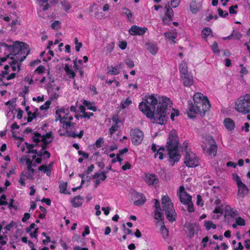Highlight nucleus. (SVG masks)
<instances>
[{
    "label": "nucleus",
    "mask_w": 250,
    "mask_h": 250,
    "mask_svg": "<svg viewBox=\"0 0 250 250\" xmlns=\"http://www.w3.org/2000/svg\"><path fill=\"white\" fill-rule=\"evenodd\" d=\"M218 47V45L217 42H214L212 45V49L214 53H219V51L217 49Z\"/></svg>",
    "instance_id": "obj_60"
},
{
    "label": "nucleus",
    "mask_w": 250,
    "mask_h": 250,
    "mask_svg": "<svg viewBox=\"0 0 250 250\" xmlns=\"http://www.w3.org/2000/svg\"><path fill=\"white\" fill-rule=\"evenodd\" d=\"M223 123L226 129L229 131L233 130L235 127L234 122L229 118L225 119Z\"/></svg>",
    "instance_id": "obj_17"
},
{
    "label": "nucleus",
    "mask_w": 250,
    "mask_h": 250,
    "mask_svg": "<svg viewBox=\"0 0 250 250\" xmlns=\"http://www.w3.org/2000/svg\"><path fill=\"white\" fill-rule=\"evenodd\" d=\"M83 200V198L80 195H77L72 199L71 203L73 204V207L78 208L82 205L83 202L82 201Z\"/></svg>",
    "instance_id": "obj_20"
},
{
    "label": "nucleus",
    "mask_w": 250,
    "mask_h": 250,
    "mask_svg": "<svg viewBox=\"0 0 250 250\" xmlns=\"http://www.w3.org/2000/svg\"><path fill=\"white\" fill-rule=\"evenodd\" d=\"M233 179L235 181L237 186L243 183L241 180L240 177L237 174H233Z\"/></svg>",
    "instance_id": "obj_44"
},
{
    "label": "nucleus",
    "mask_w": 250,
    "mask_h": 250,
    "mask_svg": "<svg viewBox=\"0 0 250 250\" xmlns=\"http://www.w3.org/2000/svg\"><path fill=\"white\" fill-rule=\"evenodd\" d=\"M118 127L119 126L118 125L115 124L114 125H112L111 127L109 129V132L110 133V135H112V134L115 131H117Z\"/></svg>",
    "instance_id": "obj_50"
},
{
    "label": "nucleus",
    "mask_w": 250,
    "mask_h": 250,
    "mask_svg": "<svg viewBox=\"0 0 250 250\" xmlns=\"http://www.w3.org/2000/svg\"><path fill=\"white\" fill-rule=\"evenodd\" d=\"M230 208V207L227 205L226 206L225 209L227 210V211L228 212V215H230L231 217H235L237 215V211H233L231 208H230L229 211L228 210V208Z\"/></svg>",
    "instance_id": "obj_33"
},
{
    "label": "nucleus",
    "mask_w": 250,
    "mask_h": 250,
    "mask_svg": "<svg viewBox=\"0 0 250 250\" xmlns=\"http://www.w3.org/2000/svg\"><path fill=\"white\" fill-rule=\"evenodd\" d=\"M186 166L189 167H195L198 166V161L195 157L193 153L189 154L186 152V156L184 161Z\"/></svg>",
    "instance_id": "obj_9"
},
{
    "label": "nucleus",
    "mask_w": 250,
    "mask_h": 250,
    "mask_svg": "<svg viewBox=\"0 0 250 250\" xmlns=\"http://www.w3.org/2000/svg\"><path fill=\"white\" fill-rule=\"evenodd\" d=\"M202 33L204 38H207L208 36H209L211 33H212V30L209 27H206L203 29Z\"/></svg>",
    "instance_id": "obj_29"
},
{
    "label": "nucleus",
    "mask_w": 250,
    "mask_h": 250,
    "mask_svg": "<svg viewBox=\"0 0 250 250\" xmlns=\"http://www.w3.org/2000/svg\"><path fill=\"white\" fill-rule=\"evenodd\" d=\"M147 30L146 27H141L136 25H133L129 29V33L132 36L143 35Z\"/></svg>",
    "instance_id": "obj_12"
},
{
    "label": "nucleus",
    "mask_w": 250,
    "mask_h": 250,
    "mask_svg": "<svg viewBox=\"0 0 250 250\" xmlns=\"http://www.w3.org/2000/svg\"><path fill=\"white\" fill-rule=\"evenodd\" d=\"M181 0H171V6L175 8H176L180 4Z\"/></svg>",
    "instance_id": "obj_51"
},
{
    "label": "nucleus",
    "mask_w": 250,
    "mask_h": 250,
    "mask_svg": "<svg viewBox=\"0 0 250 250\" xmlns=\"http://www.w3.org/2000/svg\"><path fill=\"white\" fill-rule=\"evenodd\" d=\"M123 10L124 14L126 16L128 20L130 21H132L131 19L133 17V14L131 11L126 8H124Z\"/></svg>",
    "instance_id": "obj_27"
},
{
    "label": "nucleus",
    "mask_w": 250,
    "mask_h": 250,
    "mask_svg": "<svg viewBox=\"0 0 250 250\" xmlns=\"http://www.w3.org/2000/svg\"><path fill=\"white\" fill-rule=\"evenodd\" d=\"M35 135L37 136L38 137H41V138H46V139H50L51 137H53V136L52 135V133L51 131L46 133L45 135H42L40 133L38 132H35Z\"/></svg>",
    "instance_id": "obj_32"
},
{
    "label": "nucleus",
    "mask_w": 250,
    "mask_h": 250,
    "mask_svg": "<svg viewBox=\"0 0 250 250\" xmlns=\"http://www.w3.org/2000/svg\"><path fill=\"white\" fill-rule=\"evenodd\" d=\"M125 62L130 68H133L134 66V63L133 61L129 58L125 60Z\"/></svg>",
    "instance_id": "obj_45"
},
{
    "label": "nucleus",
    "mask_w": 250,
    "mask_h": 250,
    "mask_svg": "<svg viewBox=\"0 0 250 250\" xmlns=\"http://www.w3.org/2000/svg\"><path fill=\"white\" fill-rule=\"evenodd\" d=\"M213 212L214 213H220L222 215L223 213V205L221 204L220 206L215 208Z\"/></svg>",
    "instance_id": "obj_40"
},
{
    "label": "nucleus",
    "mask_w": 250,
    "mask_h": 250,
    "mask_svg": "<svg viewBox=\"0 0 250 250\" xmlns=\"http://www.w3.org/2000/svg\"><path fill=\"white\" fill-rule=\"evenodd\" d=\"M179 68L181 77L184 75H187V74H189L188 70L187 64L186 62L182 61V62L179 64Z\"/></svg>",
    "instance_id": "obj_19"
},
{
    "label": "nucleus",
    "mask_w": 250,
    "mask_h": 250,
    "mask_svg": "<svg viewBox=\"0 0 250 250\" xmlns=\"http://www.w3.org/2000/svg\"><path fill=\"white\" fill-rule=\"evenodd\" d=\"M9 111L7 113V118H9L11 115H12V120H14L15 118V115L14 114V108L13 107H9Z\"/></svg>",
    "instance_id": "obj_46"
},
{
    "label": "nucleus",
    "mask_w": 250,
    "mask_h": 250,
    "mask_svg": "<svg viewBox=\"0 0 250 250\" xmlns=\"http://www.w3.org/2000/svg\"><path fill=\"white\" fill-rule=\"evenodd\" d=\"M61 24V22L59 21H55L51 24V27L54 29H57L58 26Z\"/></svg>",
    "instance_id": "obj_58"
},
{
    "label": "nucleus",
    "mask_w": 250,
    "mask_h": 250,
    "mask_svg": "<svg viewBox=\"0 0 250 250\" xmlns=\"http://www.w3.org/2000/svg\"><path fill=\"white\" fill-rule=\"evenodd\" d=\"M179 139L175 130L170 132L167 140L166 148L168 151L169 162H172V166L179 161L181 156L178 153Z\"/></svg>",
    "instance_id": "obj_2"
},
{
    "label": "nucleus",
    "mask_w": 250,
    "mask_h": 250,
    "mask_svg": "<svg viewBox=\"0 0 250 250\" xmlns=\"http://www.w3.org/2000/svg\"><path fill=\"white\" fill-rule=\"evenodd\" d=\"M188 231L189 233V238H192L194 235L195 230L193 225L191 224H189L188 227Z\"/></svg>",
    "instance_id": "obj_36"
},
{
    "label": "nucleus",
    "mask_w": 250,
    "mask_h": 250,
    "mask_svg": "<svg viewBox=\"0 0 250 250\" xmlns=\"http://www.w3.org/2000/svg\"><path fill=\"white\" fill-rule=\"evenodd\" d=\"M0 44L3 45V47H5L6 50L9 52L16 53L17 55L21 54L28 47L27 44L19 41L15 42L12 45H8L5 42H2V44Z\"/></svg>",
    "instance_id": "obj_7"
},
{
    "label": "nucleus",
    "mask_w": 250,
    "mask_h": 250,
    "mask_svg": "<svg viewBox=\"0 0 250 250\" xmlns=\"http://www.w3.org/2000/svg\"><path fill=\"white\" fill-rule=\"evenodd\" d=\"M146 49L153 55H155L158 51V48L155 44L152 42H147L146 43Z\"/></svg>",
    "instance_id": "obj_21"
},
{
    "label": "nucleus",
    "mask_w": 250,
    "mask_h": 250,
    "mask_svg": "<svg viewBox=\"0 0 250 250\" xmlns=\"http://www.w3.org/2000/svg\"><path fill=\"white\" fill-rule=\"evenodd\" d=\"M236 223L239 226H243L245 225V221L241 217H238L236 219Z\"/></svg>",
    "instance_id": "obj_47"
},
{
    "label": "nucleus",
    "mask_w": 250,
    "mask_h": 250,
    "mask_svg": "<svg viewBox=\"0 0 250 250\" xmlns=\"http://www.w3.org/2000/svg\"><path fill=\"white\" fill-rule=\"evenodd\" d=\"M104 141L103 138H99L96 141V143H95V145L96 146V147L97 148L100 147L102 146V145L104 144Z\"/></svg>",
    "instance_id": "obj_49"
},
{
    "label": "nucleus",
    "mask_w": 250,
    "mask_h": 250,
    "mask_svg": "<svg viewBox=\"0 0 250 250\" xmlns=\"http://www.w3.org/2000/svg\"><path fill=\"white\" fill-rule=\"evenodd\" d=\"M172 103L169 98L151 94L146 96L139 105V109L153 123L164 125L168 119Z\"/></svg>",
    "instance_id": "obj_1"
},
{
    "label": "nucleus",
    "mask_w": 250,
    "mask_h": 250,
    "mask_svg": "<svg viewBox=\"0 0 250 250\" xmlns=\"http://www.w3.org/2000/svg\"><path fill=\"white\" fill-rule=\"evenodd\" d=\"M193 100L198 114L202 117L204 116L206 112L208 111L211 107L207 97L204 96L201 93L197 92L194 95Z\"/></svg>",
    "instance_id": "obj_3"
},
{
    "label": "nucleus",
    "mask_w": 250,
    "mask_h": 250,
    "mask_svg": "<svg viewBox=\"0 0 250 250\" xmlns=\"http://www.w3.org/2000/svg\"><path fill=\"white\" fill-rule=\"evenodd\" d=\"M6 196L5 194H2L0 199V206L8 205V202L6 201Z\"/></svg>",
    "instance_id": "obj_43"
},
{
    "label": "nucleus",
    "mask_w": 250,
    "mask_h": 250,
    "mask_svg": "<svg viewBox=\"0 0 250 250\" xmlns=\"http://www.w3.org/2000/svg\"><path fill=\"white\" fill-rule=\"evenodd\" d=\"M16 98L12 99L11 101H8L5 103V105L11 104V107L14 108L16 105Z\"/></svg>",
    "instance_id": "obj_54"
},
{
    "label": "nucleus",
    "mask_w": 250,
    "mask_h": 250,
    "mask_svg": "<svg viewBox=\"0 0 250 250\" xmlns=\"http://www.w3.org/2000/svg\"><path fill=\"white\" fill-rule=\"evenodd\" d=\"M15 225V223L14 221H11L10 224L6 225L4 227V229H5L7 231H10L11 229Z\"/></svg>",
    "instance_id": "obj_63"
},
{
    "label": "nucleus",
    "mask_w": 250,
    "mask_h": 250,
    "mask_svg": "<svg viewBox=\"0 0 250 250\" xmlns=\"http://www.w3.org/2000/svg\"><path fill=\"white\" fill-rule=\"evenodd\" d=\"M130 134L133 144L138 145L142 143L144 138V133L141 130L134 129L131 130Z\"/></svg>",
    "instance_id": "obj_8"
},
{
    "label": "nucleus",
    "mask_w": 250,
    "mask_h": 250,
    "mask_svg": "<svg viewBox=\"0 0 250 250\" xmlns=\"http://www.w3.org/2000/svg\"><path fill=\"white\" fill-rule=\"evenodd\" d=\"M83 115H80V117L84 118H87L88 119H89L90 118V117L93 116L94 115L92 112H89V113H87L85 112V111L84 112H83Z\"/></svg>",
    "instance_id": "obj_57"
},
{
    "label": "nucleus",
    "mask_w": 250,
    "mask_h": 250,
    "mask_svg": "<svg viewBox=\"0 0 250 250\" xmlns=\"http://www.w3.org/2000/svg\"><path fill=\"white\" fill-rule=\"evenodd\" d=\"M196 204L198 206H203L204 205L202 201V197L200 194H198L197 196V202Z\"/></svg>",
    "instance_id": "obj_53"
},
{
    "label": "nucleus",
    "mask_w": 250,
    "mask_h": 250,
    "mask_svg": "<svg viewBox=\"0 0 250 250\" xmlns=\"http://www.w3.org/2000/svg\"><path fill=\"white\" fill-rule=\"evenodd\" d=\"M39 228H36L33 232H31L30 234V236L31 238H35L36 239H38V232Z\"/></svg>",
    "instance_id": "obj_55"
},
{
    "label": "nucleus",
    "mask_w": 250,
    "mask_h": 250,
    "mask_svg": "<svg viewBox=\"0 0 250 250\" xmlns=\"http://www.w3.org/2000/svg\"><path fill=\"white\" fill-rule=\"evenodd\" d=\"M162 236L164 238L166 239L168 236V230L163 224L160 229Z\"/></svg>",
    "instance_id": "obj_24"
},
{
    "label": "nucleus",
    "mask_w": 250,
    "mask_h": 250,
    "mask_svg": "<svg viewBox=\"0 0 250 250\" xmlns=\"http://www.w3.org/2000/svg\"><path fill=\"white\" fill-rule=\"evenodd\" d=\"M236 109L243 114L250 113V94L241 96L236 102Z\"/></svg>",
    "instance_id": "obj_6"
},
{
    "label": "nucleus",
    "mask_w": 250,
    "mask_h": 250,
    "mask_svg": "<svg viewBox=\"0 0 250 250\" xmlns=\"http://www.w3.org/2000/svg\"><path fill=\"white\" fill-rule=\"evenodd\" d=\"M237 187L238 188V196L244 198L248 193L249 189L243 183L238 185Z\"/></svg>",
    "instance_id": "obj_15"
},
{
    "label": "nucleus",
    "mask_w": 250,
    "mask_h": 250,
    "mask_svg": "<svg viewBox=\"0 0 250 250\" xmlns=\"http://www.w3.org/2000/svg\"><path fill=\"white\" fill-rule=\"evenodd\" d=\"M45 68L42 65H40L38 68H36L35 72H37L39 74L42 73L44 72Z\"/></svg>",
    "instance_id": "obj_59"
},
{
    "label": "nucleus",
    "mask_w": 250,
    "mask_h": 250,
    "mask_svg": "<svg viewBox=\"0 0 250 250\" xmlns=\"http://www.w3.org/2000/svg\"><path fill=\"white\" fill-rule=\"evenodd\" d=\"M154 201L155 208L154 218L160 221H163L164 220V216L162 212V210L161 208L160 202L158 200L156 199H154Z\"/></svg>",
    "instance_id": "obj_13"
},
{
    "label": "nucleus",
    "mask_w": 250,
    "mask_h": 250,
    "mask_svg": "<svg viewBox=\"0 0 250 250\" xmlns=\"http://www.w3.org/2000/svg\"><path fill=\"white\" fill-rule=\"evenodd\" d=\"M33 175L34 174H33L32 173H31L29 171L26 172L25 174L24 173V172H22L21 173V176H26L27 179H32Z\"/></svg>",
    "instance_id": "obj_56"
},
{
    "label": "nucleus",
    "mask_w": 250,
    "mask_h": 250,
    "mask_svg": "<svg viewBox=\"0 0 250 250\" xmlns=\"http://www.w3.org/2000/svg\"><path fill=\"white\" fill-rule=\"evenodd\" d=\"M67 187V183H60L59 185L60 191L61 193H64V194H70V192H65L66 189Z\"/></svg>",
    "instance_id": "obj_26"
},
{
    "label": "nucleus",
    "mask_w": 250,
    "mask_h": 250,
    "mask_svg": "<svg viewBox=\"0 0 250 250\" xmlns=\"http://www.w3.org/2000/svg\"><path fill=\"white\" fill-rule=\"evenodd\" d=\"M64 70L66 73V75L68 76L69 78L74 79L76 76V73L74 71L69 68V66L68 64H66L64 67Z\"/></svg>",
    "instance_id": "obj_22"
},
{
    "label": "nucleus",
    "mask_w": 250,
    "mask_h": 250,
    "mask_svg": "<svg viewBox=\"0 0 250 250\" xmlns=\"http://www.w3.org/2000/svg\"><path fill=\"white\" fill-rule=\"evenodd\" d=\"M14 202V200L13 199H11L10 200V202L8 204V208L11 209V208H14L15 210L18 209V207L13 205V203Z\"/></svg>",
    "instance_id": "obj_52"
},
{
    "label": "nucleus",
    "mask_w": 250,
    "mask_h": 250,
    "mask_svg": "<svg viewBox=\"0 0 250 250\" xmlns=\"http://www.w3.org/2000/svg\"><path fill=\"white\" fill-rule=\"evenodd\" d=\"M165 37L166 38L170 40H171L173 43H175L176 42L175 39H176V37L172 35V34L170 32H166L165 34Z\"/></svg>",
    "instance_id": "obj_41"
},
{
    "label": "nucleus",
    "mask_w": 250,
    "mask_h": 250,
    "mask_svg": "<svg viewBox=\"0 0 250 250\" xmlns=\"http://www.w3.org/2000/svg\"><path fill=\"white\" fill-rule=\"evenodd\" d=\"M190 10L194 14L196 13L198 11L195 0H192V1L190 2Z\"/></svg>",
    "instance_id": "obj_30"
},
{
    "label": "nucleus",
    "mask_w": 250,
    "mask_h": 250,
    "mask_svg": "<svg viewBox=\"0 0 250 250\" xmlns=\"http://www.w3.org/2000/svg\"><path fill=\"white\" fill-rule=\"evenodd\" d=\"M40 112H39V110L38 108H35L34 109V112H29L28 113V116H32L33 117H35V118H36L37 117L39 116Z\"/></svg>",
    "instance_id": "obj_39"
},
{
    "label": "nucleus",
    "mask_w": 250,
    "mask_h": 250,
    "mask_svg": "<svg viewBox=\"0 0 250 250\" xmlns=\"http://www.w3.org/2000/svg\"><path fill=\"white\" fill-rule=\"evenodd\" d=\"M61 3L62 5V6L64 7L65 11H67L71 7V6L70 4L65 2L64 1H61Z\"/></svg>",
    "instance_id": "obj_48"
},
{
    "label": "nucleus",
    "mask_w": 250,
    "mask_h": 250,
    "mask_svg": "<svg viewBox=\"0 0 250 250\" xmlns=\"http://www.w3.org/2000/svg\"><path fill=\"white\" fill-rule=\"evenodd\" d=\"M207 151L209 155L215 156L217 152V146L216 145H211L209 148L208 149Z\"/></svg>",
    "instance_id": "obj_25"
},
{
    "label": "nucleus",
    "mask_w": 250,
    "mask_h": 250,
    "mask_svg": "<svg viewBox=\"0 0 250 250\" xmlns=\"http://www.w3.org/2000/svg\"><path fill=\"white\" fill-rule=\"evenodd\" d=\"M131 167V165L128 162H125V165L122 166V169L123 170H126L127 169H130Z\"/></svg>",
    "instance_id": "obj_62"
},
{
    "label": "nucleus",
    "mask_w": 250,
    "mask_h": 250,
    "mask_svg": "<svg viewBox=\"0 0 250 250\" xmlns=\"http://www.w3.org/2000/svg\"><path fill=\"white\" fill-rule=\"evenodd\" d=\"M146 182L149 185H154L158 183L159 180L154 174H148L146 175Z\"/></svg>",
    "instance_id": "obj_18"
},
{
    "label": "nucleus",
    "mask_w": 250,
    "mask_h": 250,
    "mask_svg": "<svg viewBox=\"0 0 250 250\" xmlns=\"http://www.w3.org/2000/svg\"><path fill=\"white\" fill-rule=\"evenodd\" d=\"M197 110L195 107L194 103L188 102V106L187 109V114L189 118L193 119L196 117V114H198Z\"/></svg>",
    "instance_id": "obj_14"
},
{
    "label": "nucleus",
    "mask_w": 250,
    "mask_h": 250,
    "mask_svg": "<svg viewBox=\"0 0 250 250\" xmlns=\"http://www.w3.org/2000/svg\"><path fill=\"white\" fill-rule=\"evenodd\" d=\"M66 133L67 134V137H72L74 138H76L77 137H78V134L74 132H71L68 131V130H66Z\"/></svg>",
    "instance_id": "obj_61"
},
{
    "label": "nucleus",
    "mask_w": 250,
    "mask_h": 250,
    "mask_svg": "<svg viewBox=\"0 0 250 250\" xmlns=\"http://www.w3.org/2000/svg\"><path fill=\"white\" fill-rule=\"evenodd\" d=\"M74 42L75 44V50L76 51L79 52L80 48L82 47L83 44L82 42H78V39L77 37L74 39Z\"/></svg>",
    "instance_id": "obj_37"
},
{
    "label": "nucleus",
    "mask_w": 250,
    "mask_h": 250,
    "mask_svg": "<svg viewBox=\"0 0 250 250\" xmlns=\"http://www.w3.org/2000/svg\"><path fill=\"white\" fill-rule=\"evenodd\" d=\"M32 139L33 142H35L36 146H39V143L40 142H42V138H41V137H38L35 135V132L34 133V136H33Z\"/></svg>",
    "instance_id": "obj_35"
},
{
    "label": "nucleus",
    "mask_w": 250,
    "mask_h": 250,
    "mask_svg": "<svg viewBox=\"0 0 250 250\" xmlns=\"http://www.w3.org/2000/svg\"><path fill=\"white\" fill-rule=\"evenodd\" d=\"M177 195L181 203L187 206V210L189 212L194 211L192 197L186 192L184 186L180 187L179 190L177 191Z\"/></svg>",
    "instance_id": "obj_5"
},
{
    "label": "nucleus",
    "mask_w": 250,
    "mask_h": 250,
    "mask_svg": "<svg viewBox=\"0 0 250 250\" xmlns=\"http://www.w3.org/2000/svg\"><path fill=\"white\" fill-rule=\"evenodd\" d=\"M107 69L108 70L107 73L111 75H117L120 73V71L115 67L108 66Z\"/></svg>",
    "instance_id": "obj_28"
},
{
    "label": "nucleus",
    "mask_w": 250,
    "mask_h": 250,
    "mask_svg": "<svg viewBox=\"0 0 250 250\" xmlns=\"http://www.w3.org/2000/svg\"><path fill=\"white\" fill-rule=\"evenodd\" d=\"M182 79L183 83L185 86L190 87L193 83V79L192 75L189 73L181 77Z\"/></svg>",
    "instance_id": "obj_16"
},
{
    "label": "nucleus",
    "mask_w": 250,
    "mask_h": 250,
    "mask_svg": "<svg viewBox=\"0 0 250 250\" xmlns=\"http://www.w3.org/2000/svg\"><path fill=\"white\" fill-rule=\"evenodd\" d=\"M83 104L86 106L88 109L95 112L97 110V107L95 106L91 105V104L86 100H84Z\"/></svg>",
    "instance_id": "obj_31"
},
{
    "label": "nucleus",
    "mask_w": 250,
    "mask_h": 250,
    "mask_svg": "<svg viewBox=\"0 0 250 250\" xmlns=\"http://www.w3.org/2000/svg\"><path fill=\"white\" fill-rule=\"evenodd\" d=\"M51 104V100L47 101L44 105H42L40 106V109L42 110H47Z\"/></svg>",
    "instance_id": "obj_38"
},
{
    "label": "nucleus",
    "mask_w": 250,
    "mask_h": 250,
    "mask_svg": "<svg viewBox=\"0 0 250 250\" xmlns=\"http://www.w3.org/2000/svg\"><path fill=\"white\" fill-rule=\"evenodd\" d=\"M90 233L89 228L88 226H85L84 227V231L82 233V236L85 237L86 235H88Z\"/></svg>",
    "instance_id": "obj_64"
},
{
    "label": "nucleus",
    "mask_w": 250,
    "mask_h": 250,
    "mask_svg": "<svg viewBox=\"0 0 250 250\" xmlns=\"http://www.w3.org/2000/svg\"><path fill=\"white\" fill-rule=\"evenodd\" d=\"M165 7L166 8V11L165 12V16L163 17V22L165 24H169L173 18V11L169 6L168 3Z\"/></svg>",
    "instance_id": "obj_10"
},
{
    "label": "nucleus",
    "mask_w": 250,
    "mask_h": 250,
    "mask_svg": "<svg viewBox=\"0 0 250 250\" xmlns=\"http://www.w3.org/2000/svg\"><path fill=\"white\" fill-rule=\"evenodd\" d=\"M218 13L219 16L223 18H226L229 15V14L227 11H223V10L221 8H219L218 9Z\"/></svg>",
    "instance_id": "obj_42"
},
{
    "label": "nucleus",
    "mask_w": 250,
    "mask_h": 250,
    "mask_svg": "<svg viewBox=\"0 0 250 250\" xmlns=\"http://www.w3.org/2000/svg\"><path fill=\"white\" fill-rule=\"evenodd\" d=\"M133 198L135 199V201L133 202V204L135 206H140L143 205L146 201V198L144 194L141 193L134 191L132 193Z\"/></svg>",
    "instance_id": "obj_11"
},
{
    "label": "nucleus",
    "mask_w": 250,
    "mask_h": 250,
    "mask_svg": "<svg viewBox=\"0 0 250 250\" xmlns=\"http://www.w3.org/2000/svg\"><path fill=\"white\" fill-rule=\"evenodd\" d=\"M132 102L130 100L129 98L128 97L126 99L125 101L122 102L121 103V107L122 109L125 108L127 106L131 104Z\"/></svg>",
    "instance_id": "obj_34"
},
{
    "label": "nucleus",
    "mask_w": 250,
    "mask_h": 250,
    "mask_svg": "<svg viewBox=\"0 0 250 250\" xmlns=\"http://www.w3.org/2000/svg\"><path fill=\"white\" fill-rule=\"evenodd\" d=\"M204 226L207 230H209L211 228H212L213 229H215L216 228V225L213 224V222L211 221H205Z\"/></svg>",
    "instance_id": "obj_23"
},
{
    "label": "nucleus",
    "mask_w": 250,
    "mask_h": 250,
    "mask_svg": "<svg viewBox=\"0 0 250 250\" xmlns=\"http://www.w3.org/2000/svg\"><path fill=\"white\" fill-rule=\"evenodd\" d=\"M162 204L163 205V210L165 211L166 217L168 221L169 222L175 221L176 213L174 210L173 203L168 196H163Z\"/></svg>",
    "instance_id": "obj_4"
}]
</instances>
